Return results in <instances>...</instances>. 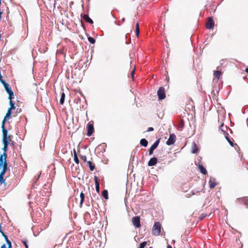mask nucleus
I'll return each instance as SVG.
<instances>
[{
    "instance_id": "f257e3e1",
    "label": "nucleus",
    "mask_w": 248,
    "mask_h": 248,
    "mask_svg": "<svg viewBox=\"0 0 248 248\" xmlns=\"http://www.w3.org/2000/svg\"><path fill=\"white\" fill-rule=\"evenodd\" d=\"M5 120H3L1 124L2 131V141H9V137H8V131L5 128Z\"/></svg>"
},
{
    "instance_id": "f03ea898",
    "label": "nucleus",
    "mask_w": 248,
    "mask_h": 248,
    "mask_svg": "<svg viewBox=\"0 0 248 248\" xmlns=\"http://www.w3.org/2000/svg\"><path fill=\"white\" fill-rule=\"evenodd\" d=\"M161 231V224L159 222L155 223L153 227V234L155 235H158Z\"/></svg>"
},
{
    "instance_id": "7ed1b4c3",
    "label": "nucleus",
    "mask_w": 248,
    "mask_h": 248,
    "mask_svg": "<svg viewBox=\"0 0 248 248\" xmlns=\"http://www.w3.org/2000/svg\"><path fill=\"white\" fill-rule=\"evenodd\" d=\"M87 135L89 137L91 136L94 132L93 122L90 121L87 125Z\"/></svg>"
},
{
    "instance_id": "20e7f679",
    "label": "nucleus",
    "mask_w": 248,
    "mask_h": 248,
    "mask_svg": "<svg viewBox=\"0 0 248 248\" xmlns=\"http://www.w3.org/2000/svg\"><path fill=\"white\" fill-rule=\"evenodd\" d=\"M157 94L159 100H161L165 99L166 97V94L164 88L163 87H160L157 91Z\"/></svg>"
},
{
    "instance_id": "39448f33",
    "label": "nucleus",
    "mask_w": 248,
    "mask_h": 248,
    "mask_svg": "<svg viewBox=\"0 0 248 248\" xmlns=\"http://www.w3.org/2000/svg\"><path fill=\"white\" fill-rule=\"evenodd\" d=\"M132 222L136 228H140L141 226L140 217L139 216H135L132 217Z\"/></svg>"
},
{
    "instance_id": "423d86ee",
    "label": "nucleus",
    "mask_w": 248,
    "mask_h": 248,
    "mask_svg": "<svg viewBox=\"0 0 248 248\" xmlns=\"http://www.w3.org/2000/svg\"><path fill=\"white\" fill-rule=\"evenodd\" d=\"M176 140V136L174 134H170V137L166 142V144L170 145L174 143Z\"/></svg>"
},
{
    "instance_id": "0eeeda50",
    "label": "nucleus",
    "mask_w": 248,
    "mask_h": 248,
    "mask_svg": "<svg viewBox=\"0 0 248 248\" xmlns=\"http://www.w3.org/2000/svg\"><path fill=\"white\" fill-rule=\"evenodd\" d=\"M214 26V21L212 17H209L206 23V27L208 29H212Z\"/></svg>"
},
{
    "instance_id": "6e6552de",
    "label": "nucleus",
    "mask_w": 248,
    "mask_h": 248,
    "mask_svg": "<svg viewBox=\"0 0 248 248\" xmlns=\"http://www.w3.org/2000/svg\"><path fill=\"white\" fill-rule=\"evenodd\" d=\"M7 154L3 153L2 155L0 156V167L2 166L6 162Z\"/></svg>"
},
{
    "instance_id": "1a4fd4ad",
    "label": "nucleus",
    "mask_w": 248,
    "mask_h": 248,
    "mask_svg": "<svg viewBox=\"0 0 248 248\" xmlns=\"http://www.w3.org/2000/svg\"><path fill=\"white\" fill-rule=\"evenodd\" d=\"M209 187L211 189L214 188L217 185V183L216 181V179L213 178H211L209 181Z\"/></svg>"
},
{
    "instance_id": "9d476101",
    "label": "nucleus",
    "mask_w": 248,
    "mask_h": 248,
    "mask_svg": "<svg viewBox=\"0 0 248 248\" xmlns=\"http://www.w3.org/2000/svg\"><path fill=\"white\" fill-rule=\"evenodd\" d=\"M94 180L95 182L96 191L98 193H99L100 191L99 183L98 181V178L96 176H94Z\"/></svg>"
},
{
    "instance_id": "9b49d317",
    "label": "nucleus",
    "mask_w": 248,
    "mask_h": 248,
    "mask_svg": "<svg viewBox=\"0 0 248 248\" xmlns=\"http://www.w3.org/2000/svg\"><path fill=\"white\" fill-rule=\"evenodd\" d=\"M157 162V159L155 157L151 158L148 161V165L149 166H153L156 164Z\"/></svg>"
},
{
    "instance_id": "f8f14e48",
    "label": "nucleus",
    "mask_w": 248,
    "mask_h": 248,
    "mask_svg": "<svg viewBox=\"0 0 248 248\" xmlns=\"http://www.w3.org/2000/svg\"><path fill=\"white\" fill-rule=\"evenodd\" d=\"M83 18L85 21H86L87 22H88L91 24H93V22L92 19L90 18L89 16L88 15H84L83 16Z\"/></svg>"
},
{
    "instance_id": "ddd939ff",
    "label": "nucleus",
    "mask_w": 248,
    "mask_h": 248,
    "mask_svg": "<svg viewBox=\"0 0 248 248\" xmlns=\"http://www.w3.org/2000/svg\"><path fill=\"white\" fill-rule=\"evenodd\" d=\"M213 75L215 78H217V79H219L222 75V73L219 70L214 71Z\"/></svg>"
},
{
    "instance_id": "4468645a",
    "label": "nucleus",
    "mask_w": 248,
    "mask_h": 248,
    "mask_svg": "<svg viewBox=\"0 0 248 248\" xmlns=\"http://www.w3.org/2000/svg\"><path fill=\"white\" fill-rule=\"evenodd\" d=\"M199 169L201 171V172L203 174H206L207 172L206 169L202 165L199 164L198 165Z\"/></svg>"
},
{
    "instance_id": "2eb2a0df",
    "label": "nucleus",
    "mask_w": 248,
    "mask_h": 248,
    "mask_svg": "<svg viewBox=\"0 0 248 248\" xmlns=\"http://www.w3.org/2000/svg\"><path fill=\"white\" fill-rule=\"evenodd\" d=\"M148 144V142L145 139H142L141 140H140V144L141 146H142L144 147H146L147 146Z\"/></svg>"
},
{
    "instance_id": "dca6fc26",
    "label": "nucleus",
    "mask_w": 248,
    "mask_h": 248,
    "mask_svg": "<svg viewBox=\"0 0 248 248\" xmlns=\"http://www.w3.org/2000/svg\"><path fill=\"white\" fill-rule=\"evenodd\" d=\"M160 139H158V140H157L150 148L152 149L155 150L157 148L160 142Z\"/></svg>"
},
{
    "instance_id": "f3484780",
    "label": "nucleus",
    "mask_w": 248,
    "mask_h": 248,
    "mask_svg": "<svg viewBox=\"0 0 248 248\" xmlns=\"http://www.w3.org/2000/svg\"><path fill=\"white\" fill-rule=\"evenodd\" d=\"M87 164H88V165L91 171H93L94 170L95 165H94V164L93 163L92 161H87Z\"/></svg>"
},
{
    "instance_id": "a211bd4d",
    "label": "nucleus",
    "mask_w": 248,
    "mask_h": 248,
    "mask_svg": "<svg viewBox=\"0 0 248 248\" xmlns=\"http://www.w3.org/2000/svg\"><path fill=\"white\" fill-rule=\"evenodd\" d=\"M4 145L2 150L4 151V153H6L7 150L8 146L9 144V141H2Z\"/></svg>"
},
{
    "instance_id": "6ab92c4d",
    "label": "nucleus",
    "mask_w": 248,
    "mask_h": 248,
    "mask_svg": "<svg viewBox=\"0 0 248 248\" xmlns=\"http://www.w3.org/2000/svg\"><path fill=\"white\" fill-rule=\"evenodd\" d=\"M73 152H74V160L76 163L78 164L79 163V160L78 159V157L77 155V153H76L75 149H74Z\"/></svg>"
},
{
    "instance_id": "aec40b11",
    "label": "nucleus",
    "mask_w": 248,
    "mask_h": 248,
    "mask_svg": "<svg viewBox=\"0 0 248 248\" xmlns=\"http://www.w3.org/2000/svg\"><path fill=\"white\" fill-rule=\"evenodd\" d=\"M80 207H82V204H83L84 199H85V195L83 192H81V193L80 194Z\"/></svg>"
},
{
    "instance_id": "412c9836",
    "label": "nucleus",
    "mask_w": 248,
    "mask_h": 248,
    "mask_svg": "<svg viewBox=\"0 0 248 248\" xmlns=\"http://www.w3.org/2000/svg\"><path fill=\"white\" fill-rule=\"evenodd\" d=\"M11 114H12V110H11L10 109H8V111H7L6 114V115L4 117V118L3 120H5V122H6V118H10Z\"/></svg>"
},
{
    "instance_id": "4be33fe9",
    "label": "nucleus",
    "mask_w": 248,
    "mask_h": 248,
    "mask_svg": "<svg viewBox=\"0 0 248 248\" xmlns=\"http://www.w3.org/2000/svg\"><path fill=\"white\" fill-rule=\"evenodd\" d=\"M102 195L105 199H106V200L108 199V192L107 190H104L102 192Z\"/></svg>"
},
{
    "instance_id": "5701e85b",
    "label": "nucleus",
    "mask_w": 248,
    "mask_h": 248,
    "mask_svg": "<svg viewBox=\"0 0 248 248\" xmlns=\"http://www.w3.org/2000/svg\"><path fill=\"white\" fill-rule=\"evenodd\" d=\"M65 99V93L62 92L61 94V97L60 101V103L61 105H62L64 103Z\"/></svg>"
},
{
    "instance_id": "b1692460",
    "label": "nucleus",
    "mask_w": 248,
    "mask_h": 248,
    "mask_svg": "<svg viewBox=\"0 0 248 248\" xmlns=\"http://www.w3.org/2000/svg\"><path fill=\"white\" fill-rule=\"evenodd\" d=\"M127 37V35L124 33L121 36V41L124 44H126L127 42L126 41V39Z\"/></svg>"
},
{
    "instance_id": "393cba45",
    "label": "nucleus",
    "mask_w": 248,
    "mask_h": 248,
    "mask_svg": "<svg viewBox=\"0 0 248 248\" xmlns=\"http://www.w3.org/2000/svg\"><path fill=\"white\" fill-rule=\"evenodd\" d=\"M2 85L4 86V88H5V90L6 91L7 90L9 89V88H11L10 86H9V85L8 83H6L5 81H2Z\"/></svg>"
},
{
    "instance_id": "a878e982",
    "label": "nucleus",
    "mask_w": 248,
    "mask_h": 248,
    "mask_svg": "<svg viewBox=\"0 0 248 248\" xmlns=\"http://www.w3.org/2000/svg\"><path fill=\"white\" fill-rule=\"evenodd\" d=\"M88 40L89 42L92 44H94L95 42V40L93 38L90 36L88 37Z\"/></svg>"
},
{
    "instance_id": "bb28decb",
    "label": "nucleus",
    "mask_w": 248,
    "mask_h": 248,
    "mask_svg": "<svg viewBox=\"0 0 248 248\" xmlns=\"http://www.w3.org/2000/svg\"><path fill=\"white\" fill-rule=\"evenodd\" d=\"M10 108H9V109H10L11 110L15 109L16 107H15V104L12 101L9 102Z\"/></svg>"
},
{
    "instance_id": "cd10ccee",
    "label": "nucleus",
    "mask_w": 248,
    "mask_h": 248,
    "mask_svg": "<svg viewBox=\"0 0 248 248\" xmlns=\"http://www.w3.org/2000/svg\"><path fill=\"white\" fill-rule=\"evenodd\" d=\"M7 166H8L7 163H5V164H4L3 165H2V166H1V167H2V170L6 171L7 169Z\"/></svg>"
},
{
    "instance_id": "c85d7f7f",
    "label": "nucleus",
    "mask_w": 248,
    "mask_h": 248,
    "mask_svg": "<svg viewBox=\"0 0 248 248\" xmlns=\"http://www.w3.org/2000/svg\"><path fill=\"white\" fill-rule=\"evenodd\" d=\"M5 241L8 245V248H12L11 242L8 239Z\"/></svg>"
},
{
    "instance_id": "c756f323",
    "label": "nucleus",
    "mask_w": 248,
    "mask_h": 248,
    "mask_svg": "<svg viewBox=\"0 0 248 248\" xmlns=\"http://www.w3.org/2000/svg\"><path fill=\"white\" fill-rule=\"evenodd\" d=\"M6 92H7V93H8L9 95H14V93H13L11 88H9V89L7 90Z\"/></svg>"
},
{
    "instance_id": "7c9ffc66",
    "label": "nucleus",
    "mask_w": 248,
    "mask_h": 248,
    "mask_svg": "<svg viewBox=\"0 0 248 248\" xmlns=\"http://www.w3.org/2000/svg\"><path fill=\"white\" fill-rule=\"evenodd\" d=\"M147 244V242L146 241L140 243V248H144Z\"/></svg>"
},
{
    "instance_id": "2f4dec72",
    "label": "nucleus",
    "mask_w": 248,
    "mask_h": 248,
    "mask_svg": "<svg viewBox=\"0 0 248 248\" xmlns=\"http://www.w3.org/2000/svg\"><path fill=\"white\" fill-rule=\"evenodd\" d=\"M135 66H134V69L132 71L131 73V77L132 78V79H134V76L135 74Z\"/></svg>"
},
{
    "instance_id": "473e14b6",
    "label": "nucleus",
    "mask_w": 248,
    "mask_h": 248,
    "mask_svg": "<svg viewBox=\"0 0 248 248\" xmlns=\"http://www.w3.org/2000/svg\"><path fill=\"white\" fill-rule=\"evenodd\" d=\"M80 157L84 162H87V157L85 155H81Z\"/></svg>"
},
{
    "instance_id": "72a5a7b5",
    "label": "nucleus",
    "mask_w": 248,
    "mask_h": 248,
    "mask_svg": "<svg viewBox=\"0 0 248 248\" xmlns=\"http://www.w3.org/2000/svg\"><path fill=\"white\" fill-rule=\"evenodd\" d=\"M184 125V122L183 120H181L179 124V127H183Z\"/></svg>"
},
{
    "instance_id": "f704fd0d",
    "label": "nucleus",
    "mask_w": 248,
    "mask_h": 248,
    "mask_svg": "<svg viewBox=\"0 0 248 248\" xmlns=\"http://www.w3.org/2000/svg\"><path fill=\"white\" fill-rule=\"evenodd\" d=\"M3 176H4L2 175V174H0V182H1V183H4V182Z\"/></svg>"
},
{
    "instance_id": "c9c22d12",
    "label": "nucleus",
    "mask_w": 248,
    "mask_h": 248,
    "mask_svg": "<svg viewBox=\"0 0 248 248\" xmlns=\"http://www.w3.org/2000/svg\"><path fill=\"white\" fill-rule=\"evenodd\" d=\"M154 151V149H152L151 148H150L149 150V155H152L153 154Z\"/></svg>"
},
{
    "instance_id": "e433bc0d",
    "label": "nucleus",
    "mask_w": 248,
    "mask_h": 248,
    "mask_svg": "<svg viewBox=\"0 0 248 248\" xmlns=\"http://www.w3.org/2000/svg\"><path fill=\"white\" fill-rule=\"evenodd\" d=\"M22 242L23 244V245L25 246L26 248H28V245L27 243V242L26 241L22 240Z\"/></svg>"
},
{
    "instance_id": "4c0bfd02",
    "label": "nucleus",
    "mask_w": 248,
    "mask_h": 248,
    "mask_svg": "<svg viewBox=\"0 0 248 248\" xmlns=\"http://www.w3.org/2000/svg\"><path fill=\"white\" fill-rule=\"evenodd\" d=\"M2 235L3 236V237L4 238L5 240H6L7 239H8V237L5 234V233L3 232H1Z\"/></svg>"
},
{
    "instance_id": "58836bf2",
    "label": "nucleus",
    "mask_w": 248,
    "mask_h": 248,
    "mask_svg": "<svg viewBox=\"0 0 248 248\" xmlns=\"http://www.w3.org/2000/svg\"><path fill=\"white\" fill-rule=\"evenodd\" d=\"M224 124H222L220 126V129L221 130L225 133V129H224ZM225 128H226V127L225 126Z\"/></svg>"
},
{
    "instance_id": "ea45409f",
    "label": "nucleus",
    "mask_w": 248,
    "mask_h": 248,
    "mask_svg": "<svg viewBox=\"0 0 248 248\" xmlns=\"http://www.w3.org/2000/svg\"><path fill=\"white\" fill-rule=\"evenodd\" d=\"M154 129V128H153L152 127H150L148 128L147 130L146 131V132H150V131H153Z\"/></svg>"
},
{
    "instance_id": "a19ab883",
    "label": "nucleus",
    "mask_w": 248,
    "mask_h": 248,
    "mask_svg": "<svg viewBox=\"0 0 248 248\" xmlns=\"http://www.w3.org/2000/svg\"><path fill=\"white\" fill-rule=\"evenodd\" d=\"M140 34V30H136V35L137 37L139 36Z\"/></svg>"
},
{
    "instance_id": "79ce46f5",
    "label": "nucleus",
    "mask_w": 248,
    "mask_h": 248,
    "mask_svg": "<svg viewBox=\"0 0 248 248\" xmlns=\"http://www.w3.org/2000/svg\"><path fill=\"white\" fill-rule=\"evenodd\" d=\"M13 95H9L8 99L10 100V101H12V99L13 98Z\"/></svg>"
},
{
    "instance_id": "37998d69",
    "label": "nucleus",
    "mask_w": 248,
    "mask_h": 248,
    "mask_svg": "<svg viewBox=\"0 0 248 248\" xmlns=\"http://www.w3.org/2000/svg\"><path fill=\"white\" fill-rule=\"evenodd\" d=\"M136 30H140L139 23H137L136 25Z\"/></svg>"
},
{
    "instance_id": "c03bdc74",
    "label": "nucleus",
    "mask_w": 248,
    "mask_h": 248,
    "mask_svg": "<svg viewBox=\"0 0 248 248\" xmlns=\"http://www.w3.org/2000/svg\"><path fill=\"white\" fill-rule=\"evenodd\" d=\"M6 171L2 170L1 171L0 173V174H2V175L4 176V174L5 173Z\"/></svg>"
},
{
    "instance_id": "a18cd8bd",
    "label": "nucleus",
    "mask_w": 248,
    "mask_h": 248,
    "mask_svg": "<svg viewBox=\"0 0 248 248\" xmlns=\"http://www.w3.org/2000/svg\"><path fill=\"white\" fill-rule=\"evenodd\" d=\"M197 151H198V148H197V149L194 148V149L192 151V153L194 154H195L197 152Z\"/></svg>"
},
{
    "instance_id": "49530a36",
    "label": "nucleus",
    "mask_w": 248,
    "mask_h": 248,
    "mask_svg": "<svg viewBox=\"0 0 248 248\" xmlns=\"http://www.w3.org/2000/svg\"><path fill=\"white\" fill-rule=\"evenodd\" d=\"M205 217V215L202 214L201 215V216L200 217V219H202L203 218H204V217Z\"/></svg>"
},
{
    "instance_id": "de8ad7c7",
    "label": "nucleus",
    "mask_w": 248,
    "mask_h": 248,
    "mask_svg": "<svg viewBox=\"0 0 248 248\" xmlns=\"http://www.w3.org/2000/svg\"><path fill=\"white\" fill-rule=\"evenodd\" d=\"M1 248H6L5 244H3L1 246Z\"/></svg>"
},
{
    "instance_id": "09e8293b",
    "label": "nucleus",
    "mask_w": 248,
    "mask_h": 248,
    "mask_svg": "<svg viewBox=\"0 0 248 248\" xmlns=\"http://www.w3.org/2000/svg\"><path fill=\"white\" fill-rule=\"evenodd\" d=\"M245 72L248 73V66L246 68Z\"/></svg>"
},
{
    "instance_id": "8fccbe9b",
    "label": "nucleus",
    "mask_w": 248,
    "mask_h": 248,
    "mask_svg": "<svg viewBox=\"0 0 248 248\" xmlns=\"http://www.w3.org/2000/svg\"><path fill=\"white\" fill-rule=\"evenodd\" d=\"M167 248H172V247L170 245H169L167 246Z\"/></svg>"
},
{
    "instance_id": "3c124183",
    "label": "nucleus",
    "mask_w": 248,
    "mask_h": 248,
    "mask_svg": "<svg viewBox=\"0 0 248 248\" xmlns=\"http://www.w3.org/2000/svg\"><path fill=\"white\" fill-rule=\"evenodd\" d=\"M228 141H229V142H230V144H231L232 146V144H233V143H232V142L231 140H228Z\"/></svg>"
},
{
    "instance_id": "603ef678",
    "label": "nucleus",
    "mask_w": 248,
    "mask_h": 248,
    "mask_svg": "<svg viewBox=\"0 0 248 248\" xmlns=\"http://www.w3.org/2000/svg\"><path fill=\"white\" fill-rule=\"evenodd\" d=\"M166 80H168V81H169V78H168L167 77V78H166Z\"/></svg>"
},
{
    "instance_id": "864d4df0",
    "label": "nucleus",
    "mask_w": 248,
    "mask_h": 248,
    "mask_svg": "<svg viewBox=\"0 0 248 248\" xmlns=\"http://www.w3.org/2000/svg\"><path fill=\"white\" fill-rule=\"evenodd\" d=\"M217 70H218V69H219V66H217Z\"/></svg>"
},
{
    "instance_id": "5fc2aeb1",
    "label": "nucleus",
    "mask_w": 248,
    "mask_h": 248,
    "mask_svg": "<svg viewBox=\"0 0 248 248\" xmlns=\"http://www.w3.org/2000/svg\"><path fill=\"white\" fill-rule=\"evenodd\" d=\"M194 146H195V148H196V145L195 143H194Z\"/></svg>"
}]
</instances>
